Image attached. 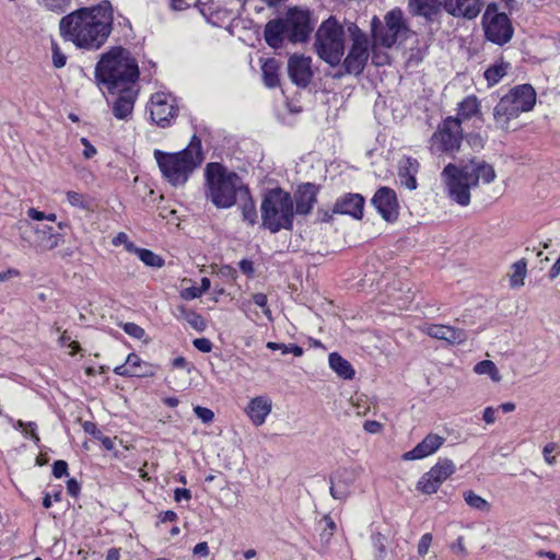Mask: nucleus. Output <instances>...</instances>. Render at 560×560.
<instances>
[{
    "label": "nucleus",
    "instance_id": "f257e3e1",
    "mask_svg": "<svg viewBox=\"0 0 560 560\" xmlns=\"http://www.w3.org/2000/svg\"><path fill=\"white\" fill-rule=\"evenodd\" d=\"M113 8L103 1L90 8H80L59 21L61 37L83 49H98L113 31Z\"/></svg>",
    "mask_w": 560,
    "mask_h": 560
},
{
    "label": "nucleus",
    "instance_id": "f03ea898",
    "mask_svg": "<svg viewBox=\"0 0 560 560\" xmlns=\"http://www.w3.org/2000/svg\"><path fill=\"white\" fill-rule=\"evenodd\" d=\"M370 33L372 38V65L377 68L390 65L388 49L395 45H402L406 40L416 36L399 8L388 11L384 15V20L374 15L370 23Z\"/></svg>",
    "mask_w": 560,
    "mask_h": 560
},
{
    "label": "nucleus",
    "instance_id": "7ed1b4c3",
    "mask_svg": "<svg viewBox=\"0 0 560 560\" xmlns=\"http://www.w3.org/2000/svg\"><path fill=\"white\" fill-rule=\"evenodd\" d=\"M244 195H248V186L236 172L218 162L206 165L205 197L217 209L232 208Z\"/></svg>",
    "mask_w": 560,
    "mask_h": 560
},
{
    "label": "nucleus",
    "instance_id": "20e7f679",
    "mask_svg": "<svg viewBox=\"0 0 560 560\" xmlns=\"http://www.w3.org/2000/svg\"><path fill=\"white\" fill-rule=\"evenodd\" d=\"M154 158L163 177L174 187L183 186L203 161L201 140L192 136L184 150L176 153L155 150Z\"/></svg>",
    "mask_w": 560,
    "mask_h": 560
},
{
    "label": "nucleus",
    "instance_id": "39448f33",
    "mask_svg": "<svg viewBox=\"0 0 560 560\" xmlns=\"http://www.w3.org/2000/svg\"><path fill=\"white\" fill-rule=\"evenodd\" d=\"M292 195L281 187L267 189L261 199V228L276 234L281 230L292 231L294 224Z\"/></svg>",
    "mask_w": 560,
    "mask_h": 560
},
{
    "label": "nucleus",
    "instance_id": "423d86ee",
    "mask_svg": "<svg viewBox=\"0 0 560 560\" xmlns=\"http://www.w3.org/2000/svg\"><path fill=\"white\" fill-rule=\"evenodd\" d=\"M314 47L330 67L339 66L345 56V26L335 16L323 21L316 31Z\"/></svg>",
    "mask_w": 560,
    "mask_h": 560
},
{
    "label": "nucleus",
    "instance_id": "0eeeda50",
    "mask_svg": "<svg viewBox=\"0 0 560 560\" xmlns=\"http://www.w3.org/2000/svg\"><path fill=\"white\" fill-rule=\"evenodd\" d=\"M345 26L349 46L342 61L343 70H364L369 59H372V39L354 22L346 21Z\"/></svg>",
    "mask_w": 560,
    "mask_h": 560
},
{
    "label": "nucleus",
    "instance_id": "6e6552de",
    "mask_svg": "<svg viewBox=\"0 0 560 560\" xmlns=\"http://www.w3.org/2000/svg\"><path fill=\"white\" fill-rule=\"evenodd\" d=\"M464 139L463 128L457 119L452 116L445 118L438 127V130L430 139V151L432 154H446L456 159L455 153L459 151Z\"/></svg>",
    "mask_w": 560,
    "mask_h": 560
},
{
    "label": "nucleus",
    "instance_id": "1a4fd4ad",
    "mask_svg": "<svg viewBox=\"0 0 560 560\" xmlns=\"http://www.w3.org/2000/svg\"><path fill=\"white\" fill-rule=\"evenodd\" d=\"M442 177L448 197L459 206H468L470 202V189L476 187V177L468 175L460 163H448L442 172Z\"/></svg>",
    "mask_w": 560,
    "mask_h": 560
},
{
    "label": "nucleus",
    "instance_id": "9d476101",
    "mask_svg": "<svg viewBox=\"0 0 560 560\" xmlns=\"http://www.w3.org/2000/svg\"><path fill=\"white\" fill-rule=\"evenodd\" d=\"M141 72H94L95 83L112 95H139L138 81Z\"/></svg>",
    "mask_w": 560,
    "mask_h": 560
},
{
    "label": "nucleus",
    "instance_id": "9b49d317",
    "mask_svg": "<svg viewBox=\"0 0 560 560\" xmlns=\"http://www.w3.org/2000/svg\"><path fill=\"white\" fill-rule=\"evenodd\" d=\"M482 24L486 37L498 45H504L513 36V27L506 13L499 12L495 3H489L483 16Z\"/></svg>",
    "mask_w": 560,
    "mask_h": 560
},
{
    "label": "nucleus",
    "instance_id": "f8f14e48",
    "mask_svg": "<svg viewBox=\"0 0 560 560\" xmlns=\"http://www.w3.org/2000/svg\"><path fill=\"white\" fill-rule=\"evenodd\" d=\"M148 110L152 122L160 128L171 127L179 113L176 97L165 92L152 94Z\"/></svg>",
    "mask_w": 560,
    "mask_h": 560
},
{
    "label": "nucleus",
    "instance_id": "ddd939ff",
    "mask_svg": "<svg viewBox=\"0 0 560 560\" xmlns=\"http://www.w3.org/2000/svg\"><path fill=\"white\" fill-rule=\"evenodd\" d=\"M95 70H140L138 61L122 46L110 47L101 56Z\"/></svg>",
    "mask_w": 560,
    "mask_h": 560
},
{
    "label": "nucleus",
    "instance_id": "4468645a",
    "mask_svg": "<svg viewBox=\"0 0 560 560\" xmlns=\"http://www.w3.org/2000/svg\"><path fill=\"white\" fill-rule=\"evenodd\" d=\"M288 39L292 43H303L310 37L313 31L311 14L308 10L292 8L288 11L287 18Z\"/></svg>",
    "mask_w": 560,
    "mask_h": 560
},
{
    "label": "nucleus",
    "instance_id": "2eb2a0df",
    "mask_svg": "<svg viewBox=\"0 0 560 560\" xmlns=\"http://www.w3.org/2000/svg\"><path fill=\"white\" fill-rule=\"evenodd\" d=\"M320 185L315 183L299 184L292 195L295 215L307 217L311 214L317 203Z\"/></svg>",
    "mask_w": 560,
    "mask_h": 560
},
{
    "label": "nucleus",
    "instance_id": "dca6fc26",
    "mask_svg": "<svg viewBox=\"0 0 560 560\" xmlns=\"http://www.w3.org/2000/svg\"><path fill=\"white\" fill-rule=\"evenodd\" d=\"M456 470L454 463L448 458H440L439 462L422 476V493H435L441 485Z\"/></svg>",
    "mask_w": 560,
    "mask_h": 560
},
{
    "label": "nucleus",
    "instance_id": "f3484780",
    "mask_svg": "<svg viewBox=\"0 0 560 560\" xmlns=\"http://www.w3.org/2000/svg\"><path fill=\"white\" fill-rule=\"evenodd\" d=\"M371 203L385 221L393 222L397 219L398 201L394 189L386 186L380 187L371 199Z\"/></svg>",
    "mask_w": 560,
    "mask_h": 560
},
{
    "label": "nucleus",
    "instance_id": "a211bd4d",
    "mask_svg": "<svg viewBox=\"0 0 560 560\" xmlns=\"http://www.w3.org/2000/svg\"><path fill=\"white\" fill-rule=\"evenodd\" d=\"M365 199L361 194L347 192L338 197L334 203L332 212L349 215L354 220L363 218Z\"/></svg>",
    "mask_w": 560,
    "mask_h": 560
},
{
    "label": "nucleus",
    "instance_id": "6ab92c4d",
    "mask_svg": "<svg viewBox=\"0 0 560 560\" xmlns=\"http://www.w3.org/2000/svg\"><path fill=\"white\" fill-rule=\"evenodd\" d=\"M357 479V474L353 469L341 468L330 477V495L340 501H346L351 494V488Z\"/></svg>",
    "mask_w": 560,
    "mask_h": 560
},
{
    "label": "nucleus",
    "instance_id": "aec40b11",
    "mask_svg": "<svg viewBox=\"0 0 560 560\" xmlns=\"http://www.w3.org/2000/svg\"><path fill=\"white\" fill-rule=\"evenodd\" d=\"M513 103V100L511 101L504 95L494 106L493 119L498 128L509 130L510 121L516 119L522 114Z\"/></svg>",
    "mask_w": 560,
    "mask_h": 560
},
{
    "label": "nucleus",
    "instance_id": "412c9836",
    "mask_svg": "<svg viewBox=\"0 0 560 560\" xmlns=\"http://www.w3.org/2000/svg\"><path fill=\"white\" fill-rule=\"evenodd\" d=\"M444 10L453 16L475 19L481 11V0H444Z\"/></svg>",
    "mask_w": 560,
    "mask_h": 560
},
{
    "label": "nucleus",
    "instance_id": "4be33fe9",
    "mask_svg": "<svg viewBox=\"0 0 560 560\" xmlns=\"http://www.w3.org/2000/svg\"><path fill=\"white\" fill-rule=\"evenodd\" d=\"M505 96L514 101L513 105H515L521 113L532 110L536 104V92L530 84L517 85L511 89Z\"/></svg>",
    "mask_w": 560,
    "mask_h": 560
},
{
    "label": "nucleus",
    "instance_id": "5701e85b",
    "mask_svg": "<svg viewBox=\"0 0 560 560\" xmlns=\"http://www.w3.org/2000/svg\"><path fill=\"white\" fill-rule=\"evenodd\" d=\"M459 163L463 168L467 171L468 175L476 177V187L478 186L479 179H482L485 184H490L495 179L494 168L485 161L472 158L468 161L460 160Z\"/></svg>",
    "mask_w": 560,
    "mask_h": 560
},
{
    "label": "nucleus",
    "instance_id": "b1692460",
    "mask_svg": "<svg viewBox=\"0 0 560 560\" xmlns=\"http://www.w3.org/2000/svg\"><path fill=\"white\" fill-rule=\"evenodd\" d=\"M285 37H288V28L284 19H273L265 25L264 38L270 47H281Z\"/></svg>",
    "mask_w": 560,
    "mask_h": 560
},
{
    "label": "nucleus",
    "instance_id": "393cba45",
    "mask_svg": "<svg viewBox=\"0 0 560 560\" xmlns=\"http://www.w3.org/2000/svg\"><path fill=\"white\" fill-rule=\"evenodd\" d=\"M427 332L431 338L445 340L452 345H460L467 339V332L464 329L444 325H431Z\"/></svg>",
    "mask_w": 560,
    "mask_h": 560
},
{
    "label": "nucleus",
    "instance_id": "a878e982",
    "mask_svg": "<svg viewBox=\"0 0 560 560\" xmlns=\"http://www.w3.org/2000/svg\"><path fill=\"white\" fill-rule=\"evenodd\" d=\"M454 118L458 120L459 126H462L463 121L471 118H475V121H478L481 125L485 120L480 110V102L478 101L477 96L468 95L462 102H459L457 107V116Z\"/></svg>",
    "mask_w": 560,
    "mask_h": 560
},
{
    "label": "nucleus",
    "instance_id": "bb28decb",
    "mask_svg": "<svg viewBox=\"0 0 560 560\" xmlns=\"http://www.w3.org/2000/svg\"><path fill=\"white\" fill-rule=\"evenodd\" d=\"M270 412L271 401L270 399L262 396L253 398L246 408L247 416L249 417L252 422L257 427L261 425L265 422L266 417Z\"/></svg>",
    "mask_w": 560,
    "mask_h": 560
},
{
    "label": "nucleus",
    "instance_id": "cd10ccee",
    "mask_svg": "<svg viewBox=\"0 0 560 560\" xmlns=\"http://www.w3.org/2000/svg\"><path fill=\"white\" fill-rule=\"evenodd\" d=\"M419 163L417 159L406 158L400 161L398 168V179L402 187L413 190L417 188V178Z\"/></svg>",
    "mask_w": 560,
    "mask_h": 560
},
{
    "label": "nucleus",
    "instance_id": "c85d7f7f",
    "mask_svg": "<svg viewBox=\"0 0 560 560\" xmlns=\"http://www.w3.org/2000/svg\"><path fill=\"white\" fill-rule=\"evenodd\" d=\"M138 95L117 96L112 103V113L118 120H129L132 116Z\"/></svg>",
    "mask_w": 560,
    "mask_h": 560
},
{
    "label": "nucleus",
    "instance_id": "c756f323",
    "mask_svg": "<svg viewBox=\"0 0 560 560\" xmlns=\"http://www.w3.org/2000/svg\"><path fill=\"white\" fill-rule=\"evenodd\" d=\"M62 242L60 233L55 232L54 228H47V231H39V225L35 231V247L40 250H51Z\"/></svg>",
    "mask_w": 560,
    "mask_h": 560
},
{
    "label": "nucleus",
    "instance_id": "7c9ffc66",
    "mask_svg": "<svg viewBox=\"0 0 560 560\" xmlns=\"http://www.w3.org/2000/svg\"><path fill=\"white\" fill-rule=\"evenodd\" d=\"M330 369L343 380H352L354 377V369L351 363L342 358L339 353L332 352L328 357Z\"/></svg>",
    "mask_w": 560,
    "mask_h": 560
},
{
    "label": "nucleus",
    "instance_id": "2f4dec72",
    "mask_svg": "<svg viewBox=\"0 0 560 560\" xmlns=\"http://www.w3.org/2000/svg\"><path fill=\"white\" fill-rule=\"evenodd\" d=\"M127 249L129 252H132V253L137 254L139 259L145 266L154 267V268H161L165 264L163 257H161L160 255H158V254H155L152 250L147 249V248H139L133 243H129L127 245Z\"/></svg>",
    "mask_w": 560,
    "mask_h": 560
},
{
    "label": "nucleus",
    "instance_id": "473e14b6",
    "mask_svg": "<svg viewBox=\"0 0 560 560\" xmlns=\"http://www.w3.org/2000/svg\"><path fill=\"white\" fill-rule=\"evenodd\" d=\"M242 199L244 200L241 205L242 219L248 225L254 226L258 222V213L249 189L248 195H244Z\"/></svg>",
    "mask_w": 560,
    "mask_h": 560
},
{
    "label": "nucleus",
    "instance_id": "72a5a7b5",
    "mask_svg": "<svg viewBox=\"0 0 560 560\" xmlns=\"http://www.w3.org/2000/svg\"><path fill=\"white\" fill-rule=\"evenodd\" d=\"M512 273L510 275V285L511 288H520L524 285V279L527 272V261L525 258H522L512 265Z\"/></svg>",
    "mask_w": 560,
    "mask_h": 560
},
{
    "label": "nucleus",
    "instance_id": "f704fd0d",
    "mask_svg": "<svg viewBox=\"0 0 560 560\" xmlns=\"http://www.w3.org/2000/svg\"><path fill=\"white\" fill-rule=\"evenodd\" d=\"M444 1L442 0H422V16L431 22H435L442 14Z\"/></svg>",
    "mask_w": 560,
    "mask_h": 560
},
{
    "label": "nucleus",
    "instance_id": "c9c22d12",
    "mask_svg": "<svg viewBox=\"0 0 560 560\" xmlns=\"http://www.w3.org/2000/svg\"><path fill=\"white\" fill-rule=\"evenodd\" d=\"M446 439L435 433H429L422 439V458L434 454L444 443Z\"/></svg>",
    "mask_w": 560,
    "mask_h": 560
},
{
    "label": "nucleus",
    "instance_id": "e433bc0d",
    "mask_svg": "<svg viewBox=\"0 0 560 560\" xmlns=\"http://www.w3.org/2000/svg\"><path fill=\"white\" fill-rule=\"evenodd\" d=\"M16 229L19 231L20 238L26 243L28 247H35V231L37 225L32 224L27 220H22L16 224Z\"/></svg>",
    "mask_w": 560,
    "mask_h": 560
},
{
    "label": "nucleus",
    "instance_id": "4c0bfd02",
    "mask_svg": "<svg viewBox=\"0 0 560 560\" xmlns=\"http://www.w3.org/2000/svg\"><path fill=\"white\" fill-rule=\"evenodd\" d=\"M474 371L479 375H489L490 378L494 382H499L501 380L499 370L497 369L495 364L490 360H482L478 362Z\"/></svg>",
    "mask_w": 560,
    "mask_h": 560
},
{
    "label": "nucleus",
    "instance_id": "58836bf2",
    "mask_svg": "<svg viewBox=\"0 0 560 560\" xmlns=\"http://www.w3.org/2000/svg\"><path fill=\"white\" fill-rule=\"evenodd\" d=\"M68 202L79 209L89 210L92 205V199L81 192L69 190L66 194Z\"/></svg>",
    "mask_w": 560,
    "mask_h": 560
},
{
    "label": "nucleus",
    "instance_id": "ea45409f",
    "mask_svg": "<svg viewBox=\"0 0 560 560\" xmlns=\"http://www.w3.org/2000/svg\"><path fill=\"white\" fill-rule=\"evenodd\" d=\"M36 2L45 10L57 14L65 13L71 4V0H36Z\"/></svg>",
    "mask_w": 560,
    "mask_h": 560
},
{
    "label": "nucleus",
    "instance_id": "a19ab883",
    "mask_svg": "<svg viewBox=\"0 0 560 560\" xmlns=\"http://www.w3.org/2000/svg\"><path fill=\"white\" fill-rule=\"evenodd\" d=\"M464 500L471 509L482 512L490 510V503L471 490L464 492Z\"/></svg>",
    "mask_w": 560,
    "mask_h": 560
},
{
    "label": "nucleus",
    "instance_id": "79ce46f5",
    "mask_svg": "<svg viewBox=\"0 0 560 560\" xmlns=\"http://www.w3.org/2000/svg\"><path fill=\"white\" fill-rule=\"evenodd\" d=\"M267 348L270 350H281L282 354L292 353L295 357H301L304 353L303 348L295 343L285 345V343L269 341L267 343Z\"/></svg>",
    "mask_w": 560,
    "mask_h": 560
},
{
    "label": "nucleus",
    "instance_id": "37998d69",
    "mask_svg": "<svg viewBox=\"0 0 560 560\" xmlns=\"http://www.w3.org/2000/svg\"><path fill=\"white\" fill-rule=\"evenodd\" d=\"M371 538H372L373 548L375 549V559L376 560H385L386 556H387L386 546H385V541H386L385 536H383L380 533H376V534H373Z\"/></svg>",
    "mask_w": 560,
    "mask_h": 560
},
{
    "label": "nucleus",
    "instance_id": "c03bdc74",
    "mask_svg": "<svg viewBox=\"0 0 560 560\" xmlns=\"http://www.w3.org/2000/svg\"><path fill=\"white\" fill-rule=\"evenodd\" d=\"M287 70H311V58L293 55L288 60Z\"/></svg>",
    "mask_w": 560,
    "mask_h": 560
},
{
    "label": "nucleus",
    "instance_id": "a18cd8bd",
    "mask_svg": "<svg viewBox=\"0 0 560 560\" xmlns=\"http://www.w3.org/2000/svg\"><path fill=\"white\" fill-rule=\"evenodd\" d=\"M320 522L324 523V527L319 534L320 540L328 542L337 528L336 523L329 515H325Z\"/></svg>",
    "mask_w": 560,
    "mask_h": 560
},
{
    "label": "nucleus",
    "instance_id": "49530a36",
    "mask_svg": "<svg viewBox=\"0 0 560 560\" xmlns=\"http://www.w3.org/2000/svg\"><path fill=\"white\" fill-rule=\"evenodd\" d=\"M292 83L299 88H306L313 78L314 72H288Z\"/></svg>",
    "mask_w": 560,
    "mask_h": 560
},
{
    "label": "nucleus",
    "instance_id": "de8ad7c7",
    "mask_svg": "<svg viewBox=\"0 0 560 560\" xmlns=\"http://www.w3.org/2000/svg\"><path fill=\"white\" fill-rule=\"evenodd\" d=\"M121 328L127 335L138 340H141L145 336L144 329L136 323H125L121 325Z\"/></svg>",
    "mask_w": 560,
    "mask_h": 560
},
{
    "label": "nucleus",
    "instance_id": "09e8293b",
    "mask_svg": "<svg viewBox=\"0 0 560 560\" xmlns=\"http://www.w3.org/2000/svg\"><path fill=\"white\" fill-rule=\"evenodd\" d=\"M467 144L475 151H480L485 147L486 140L480 133L469 132L465 136Z\"/></svg>",
    "mask_w": 560,
    "mask_h": 560
},
{
    "label": "nucleus",
    "instance_id": "8fccbe9b",
    "mask_svg": "<svg viewBox=\"0 0 560 560\" xmlns=\"http://www.w3.org/2000/svg\"><path fill=\"white\" fill-rule=\"evenodd\" d=\"M195 416L202 421V423H211L214 419V412L202 406L194 407Z\"/></svg>",
    "mask_w": 560,
    "mask_h": 560
},
{
    "label": "nucleus",
    "instance_id": "3c124183",
    "mask_svg": "<svg viewBox=\"0 0 560 560\" xmlns=\"http://www.w3.org/2000/svg\"><path fill=\"white\" fill-rule=\"evenodd\" d=\"M186 322L199 332H202L207 328L205 318L195 311L191 313V315L188 317Z\"/></svg>",
    "mask_w": 560,
    "mask_h": 560
},
{
    "label": "nucleus",
    "instance_id": "603ef678",
    "mask_svg": "<svg viewBox=\"0 0 560 560\" xmlns=\"http://www.w3.org/2000/svg\"><path fill=\"white\" fill-rule=\"evenodd\" d=\"M114 373L124 377H141L144 376V373L139 372L138 370L128 369L126 362L120 364L114 369Z\"/></svg>",
    "mask_w": 560,
    "mask_h": 560
},
{
    "label": "nucleus",
    "instance_id": "864d4df0",
    "mask_svg": "<svg viewBox=\"0 0 560 560\" xmlns=\"http://www.w3.org/2000/svg\"><path fill=\"white\" fill-rule=\"evenodd\" d=\"M253 302L262 308V313L268 317L270 318V315H271V311L269 310L268 307V299H267V295L265 293H255L253 295Z\"/></svg>",
    "mask_w": 560,
    "mask_h": 560
},
{
    "label": "nucleus",
    "instance_id": "5fc2aeb1",
    "mask_svg": "<svg viewBox=\"0 0 560 560\" xmlns=\"http://www.w3.org/2000/svg\"><path fill=\"white\" fill-rule=\"evenodd\" d=\"M52 475L55 478L68 476V464L66 460L58 459L52 464Z\"/></svg>",
    "mask_w": 560,
    "mask_h": 560
},
{
    "label": "nucleus",
    "instance_id": "6e6d98bb",
    "mask_svg": "<svg viewBox=\"0 0 560 560\" xmlns=\"http://www.w3.org/2000/svg\"><path fill=\"white\" fill-rule=\"evenodd\" d=\"M337 214L336 212H332V209H327L324 207H319L316 210V222L319 223H328L334 219V215Z\"/></svg>",
    "mask_w": 560,
    "mask_h": 560
},
{
    "label": "nucleus",
    "instance_id": "4d7b16f0",
    "mask_svg": "<svg viewBox=\"0 0 560 560\" xmlns=\"http://www.w3.org/2000/svg\"><path fill=\"white\" fill-rule=\"evenodd\" d=\"M192 345L202 353H209L213 348L211 340L208 338H196L192 340Z\"/></svg>",
    "mask_w": 560,
    "mask_h": 560
},
{
    "label": "nucleus",
    "instance_id": "13d9d810",
    "mask_svg": "<svg viewBox=\"0 0 560 560\" xmlns=\"http://www.w3.org/2000/svg\"><path fill=\"white\" fill-rule=\"evenodd\" d=\"M279 72H262V82L269 88H276L280 84Z\"/></svg>",
    "mask_w": 560,
    "mask_h": 560
},
{
    "label": "nucleus",
    "instance_id": "bf43d9fd",
    "mask_svg": "<svg viewBox=\"0 0 560 560\" xmlns=\"http://www.w3.org/2000/svg\"><path fill=\"white\" fill-rule=\"evenodd\" d=\"M83 430L85 433L92 435L95 440L101 439L103 432L96 427L94 422L85 421L83 423Z\"/></svg>",
    "mask_w": 560,
    "mask_h": 560
},
{
    "label": "nucleus",
    "instance_id": "052dcab7",
    "mask_svg": "<svg viewBox=\"0 0 560 560\" xmlns=\"http://www.w3.org/2000/svg\"><path fill=\"white\" fill-rule=\"evenodd\" d=\"M238 267H240V270L244 275H246L247 277H253L254 276L255 269H254V264H253L252 260H249V259H242L238 262Z\"/></svg>",
    "mask_w": 560,
    "mask_h": 560
},
{
    "label": "nucleus",
    "instance_id": "680f3d73",
    "mask_svg": "<svg viewBox=\"0 0 560 560\" xmlns=\"http://www.w3.org/2000/svg\"><path fill=\"white\" fill-rule=\"evenodd\" d=\"M80 141H81V143L84 147L83 156L85 159H92L96 154V152H97L95 147L84 137L81 138Z\"/></svg>",
    "mask_w": 560,
    "mask_h": 560
},
{
    "label": "nucleus",
    "instance_id": "e2e57ef3",
    "mask_svg": "<svg viewBox=\"0 0 560 560\" xmlns=\"http://www.w3.org/2000/svg\"><path fill=\"white\" fill-rule=\"evenodd\" d=\"M184 300H194L200 298L202 294L199 291L198 287H189L182 291L180 293Z\"/></svg>",
    "mask_w": 560,
    "mask_h": 560
},
{
    "label": "nucleus",
    "instance_id": "0e129e2a",
    "mask_svg": "<svg viewBox=\"0 0 560 560\" xmlns=\"http://www.w3.org/2000/svg\"><path fill=\"white\" fill-rule=\"evenodd\" d=\"M191 499V491L186 488H176L174 490V500L180 502L183 500L189 501Z\"/></svg>",
    "mask_w": 560,
    "mask_h": 560
},
{
    "label": "nucleus",
    "instance_id": "69168bd1",
    "mask_svg": "<svg viewBox=\"0 0 560 560\" xmlns=\"http://www.w3.org/2000/svg\"><path fill=\"white\" fill-rule=\"evenodd\" d=\"M282 63L275 58H267L261 63L260 70H280Z\"/></svg>",
    "mask_w": 560,
    "mask_h": 560
},
{
    "label": "nucleus",
    "instance_id": "338daca9",
    "mask_svg": "<svg viewBox=\"0 0 560 560\" xmlns=\"http://www.w3.org/2000/svg\"><path fill=\"white\" fill-rule=\"evenodd\" d=\"M125 362L128 365V369L131 370H137L142 363L140 357L136 353H129Z\"/></svg>",
    "mask_w": 560,
    "mask_h": 560
},
{
    "label": "nucleus",
    "instance_id": "774afa93",
    "mask_svg": "<svg viewBox=\"0 0 560 560\" xmlns=\"http://www.w3.org/2000/svg\"><path fill=\"white\" fill-rule=\"evenodd\" d=\"M363 428L366 432L375 434L382 430V424L378 421L366 420L363 423Z\"/></svg>",
    "mask_w": 560,
    "mask_h": 560
}]
</instances>
